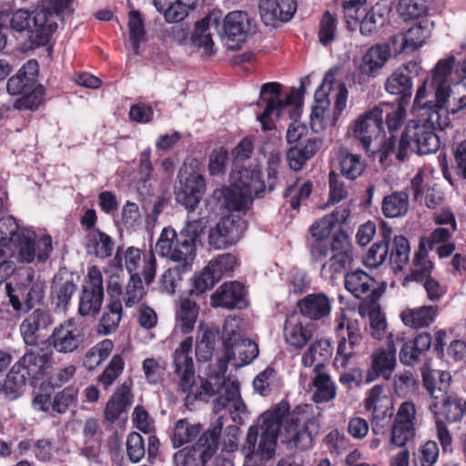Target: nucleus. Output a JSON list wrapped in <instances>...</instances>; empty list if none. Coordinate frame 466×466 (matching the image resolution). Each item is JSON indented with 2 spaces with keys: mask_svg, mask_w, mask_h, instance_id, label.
<instances>
[{
  "mask_svg": "<svg viewBox=\"0 0 466 466\" xmlns=\"http://www.w3.org/2000/svg\"><path fill=\"white\" fill-rule=\"evenodd\" d=\"M215 451L216 447L208 442V436H201L192 447L177 451L174 461L176 466H204Z\"/></svg>",
  "mask_w": 466,
  "mask_h": 466,
  "instance_id": "nucleus-21",
  "label": "nucleus"
},
{
  "mask_svg": "<svg viewBox=\"0 0 466 466\" xmlns=\"http://www.w3.org/2000/svg\"><path fill=\"white\" fill-rule=\"evenodd\" d=\"M339 167L343 177L354 180L364 171L365 163L360 155L341 150L339 152Z\"/></svg>",
  "mask_w": 466,
  "mask_h": 466,
  "instance_id": "nucleus-46",
  "label": "nucleus"
},
{
  "mask_svg": "<svg viewBox=\"0 0 466 466\" xmlns=\"http://www.w3.org/2000/svg\"><path fill=\"white\" fill-rule=\"evenodd\" d=\"M438 307L421 306L414 309H406L400 313V318L405 326L413 329L429 327L438 315Z\"/></svg>",
  "mask_w": 466,
  "mask_h": 466,
  "instance_id": "nucleus-32",
  "label": "nucleus"
},
{
  "mask_svg": "<svg viewBox=\"0 0 466 466\" xmlns=\"http://www.w3.org/2000/svg\"><path fill=\"white\" fill-rule=\"evenodd\" d=\"M391 50L389 45H374L362 56L358 70L361 75L375 77L388 62Z\"/></svg>",
  "mask_w": 466,
  "mask_h": 466,
  "instance_id": "nucleus-25",
  "label": "nucleus"
},
{
  "mask_svg": "<svg viewBox=\"0 0 466 466\" xmlns=\"http://www.w3.org/2000/svg\"><path fill=\"white\" fill-rule=\"evenodd\" d=\"M199 308L195 301L183 299L176 310V327L183 334L190 333L196 325Z\"/></svg>",
  "mask_w": 466,
  "mask_h": 466,
  "instance_id": "nucleus-34",
  "label": "nucleus"
},
{
  "mask_svg": "<svg viewBox=\"0 0 466 466\" xmlns=\"http://www.w3.org/2000/svg\"><path fill=\"white\" fill-rule=\"evenodd\" d=\"M27 380L28 378L22 372L19 365L15 363L7 373L4 382H0V390L9 399H15L22 393Z\"/></svg>",
  "mask_w": 466,
  "mask_h": 466,
  "instance_id": "nucleus-44",
  "label": "nucleus"
},
{
  "mask_svg": "<svg viewBox=\"0 0 466 466\" xmlns=\"http://www.w3.org/2000/svg\"><path fill=\"white\" fill-rule=\"evenodd\" d=\"M156 252L171 261L183 265L182 270H190L196 256L191 240L183 238L172 228H164L156 244Z\"/></svg>",
  "mask_w": 466,
  "mask_h": 466,
  "instance_id": "nucleus-13",
  "label": "nucleus"
},
{
  "mask_svg": "<svg viewBox=\"0 0 466 466\" xmlns=\"http://www.w3.org/2000/svg\"><path fill=\"white\" fill-rule=\"evenodd\" d=\"M122 302L119 299L112 300L103 312L98 324V332L103 335H109L115 332L122 318Z\"/></svg>",
  "mask_w": 466,
  "mask_h": 466,
  "instance_id": "nucleus-41",
  "label": "nucleus"
},
{
  "mask_svg": "<svg viewBox=\"0 0 466 466\" xmlns=\"http://www.w3.org/2000/svg\"><path fill=\"white\" fill-rule=\"evenodd\" d=\"M396 9L403 20L419 18L428 11L425 3H419L416 0H400Z\"/></svg>",
  "mask_w": 466,
  "mask_h": 466,
  "instance_id": "nucleus-64",
  "label": "nucleus"
},
{
  "mask_svg": "<svg viewBox=\"0 0 466 466\" xmlns=\"http://www.w3.org/2000/svg\"><path fill=\"white\" fill-rule=\"evenodd\" d=\"M201 432L198 423L191 422L187 419L178 420L172 431L171 442L174 448H179L194 441Z\"/></svg>",
  "mask_w": 466,
  "mask_h": 466,
  "instance_id": "nucleus-38",
  "label": "nucleus"
},
{
  "mask_svg": "<svg viewBox=\"0 0 466 466\" xmlns=\"http://www.w3.org/2000/svg\"><path fill=\"white\" fill-rule=\"evenodd\" d=\"M53 320L45 310L37 309L26 317L20 325V332L27 345H35L38 340V331L48 328Z\"/></svg>",
  "mask_w": 466,
  "mask_h": 466,
  "instance_id": "nucleus-29",
  "label": "nucleus"
},
{
  "mask_svg": "<svg viewBox=\"0 0 466 466\" xmlns=\"http://www.w3.org/2000/svg\"><path fill=\"white\" fill-rule=\"evenodd\" d=\"M364 407L367 410L372 411L374 419L384 418L391 410L392 403L386 388L383 385H375L366 393Z\"/></svg>",
  "mask_w": 466,
  "mask_h": 466,
  "instance_id": "nucleus-30",
  "label": "nucleus"
},
{
  "mask_svg": "<svg viewBox=\"0 0 466 466\" xmlns=\"http://www.w3.org/2000/svg\"><path fill=\"white\" fill-rule=\"evenodd\" d=\"M413 84L410 76L403 69H395L387 78L385 89L391 95H400L403 97L410 96Z\"/></svg>",
  "mask_w": 466,
  "mask_h": 466,
  "instance_id": "nucleus-48",
  "label": "nucleus"
},
{
  "mask_svg": "<svg viewBox=\"0 0 466 466\" xmlns=\"http://www.w3.org/2000/svg\"><path fill=\"white\" fill-rule=\"evenodd\" d=\"M200 0H176L165 10L167 23H178L184 20L191 10L198 5Z\"/></svg>",
  "mask_w": 466,
  "mask_h": 466,
  "instance_id": "nucleus-53",
  "label": "nucleus"
},
{
  "mask_svg": "<svg viewBox=\"0 0 466 466\" xmlns=\"http://www.w3.org/2000/svg\"><path fill=\"white\" fill-rule=\"evenodd\" d=\"M85 340V328L76 319H66L56 326L47 339L48 345L62 354L76 351Z\"/></svg>",
  "mask_w": 466,
  "mask_h": 466,
  "instance_id": "nucleus-15",
  "label": "nucleus"
},
{
  "mask_svg": "<svg viewBox=\"0 0 466 466\" xmlns=\"http://www.w3.org/2000/svg\"><path fill=\"white\" fill-rule=\"evenodd\" d=\"M132 403L131 381H125L106 402L105 419L110 423L115 422L122 414H127Z\"/></svg>",
  "mask_w": 466,
  "mask_h": 466,
  "instance_id": "nucleus-27",
  "label": "nucleus"
},
{
  "mask_svg": "<svg viewBox=\"0 0 466 466\" xmlns=\"http://www.w3.org/2000/svg\"><path fill=\"white\" fill-rule=\"evenodd\" d=\"M299 311L308 319H321L328 317L332 309L331 300L323 293L309 294L299 301Z\"/></svg>",
  "mask_w": 466,
  "mask_h": 466,
  "instance_id": "nucleus-28",
  "label": "nucleus"
},
{
  "mask_svg": "<svg viewBox=\"0 0 466 466\" xmlns=\"http://www.w3.org/2000/svg\"><path fill=\"white\" fill-rule=\"evenodd\" d=\"M384 110L383 119L390 133H394L402 126L407 111L405 106L399 103L397 105L380 106Z\"/></svg>",
  "mask_w": 466,
  "mask_h": 466,
  "instance_id": "nucleus-55",
  "label": "nucleus"
},
{
  "mask_svg": "<svg viewBox=\"0 0 466 466\" xmlns=\"http://www.w3.org/2000/svg\"><path fill=\"white\" fill-rule=\"evenodd\" d=\"M104 299L103 277L100 269H88L87 279L83 285L78 311L81 316H96L101 309Z\"/></svg>",
  "mask_w": 466,
  "mask_h": 466,
  "instance_id": "nucleus-16",
  "label": "nucleus"
},
{
  "mask_svg": "<svg viewBox=\"0 0 466 466\" xmlns=\"http://www.w3.org/2000/svg\"><path fill=\"white\" fill-rule=\"evenodd\" d=\"M319 431L317 420H306L304 416L286 413L280 409L264 412L257 424L249 427L243 452L257 456L259 461L270 460L275 455L279 433L290 448L307 450Z\"/></svg>",
  "mask_w": 466,
  "mask_h": 466,
  "instance_id": "nucleus-1",
  "label": "nucleus"
},
{
  "mask_svg": "<svg viewBox=\"0 0 466 466\" xmlns=\"http://www.w3.org/2000/svg\"><path fill=\"white\" fill-rule=\"evenodd\" d=\"M351 322L346 317L345 311L342 309L335 319V332L341 338L339 343L337 354L334 359V366L337 369L347 367L350 359L353 356L352 350H347V339L345 333L347 331V323Z\"/></svg>",
  "mask_w": 466,
  "mask_h": 466,
  "instance_id": "nucleus-36",
  "label": "nucleus"
},
{
  "mask_svg": "<svg viewBox=\"0 0 466 466\" xmlns=\"http://www.w3.org/2000/svg\"><path fill=\"white\" fill-rule=\"evenodd\" d=\"M210 22L211 19L209 17H205L204 19L198 21L196 24L195 31L192 36L193 43L203 48V51L206 55L213 54V40L211 37L210 32Z\"/></svg>",
  "mask_w": 466,
  "mask_h": 466,
  "instance_id": "nucleus-54",
  "label": "nucleus"
},
{
  "mask_svg": "<svg viewBox=\"0 0 466 466\" xmlns=\"http://www.w3.org/2000/svg\"><path fill=\"white\" fill-rule=\"evenodd\" d=\"M314 377L307 383L306 374L300 373L299 383L306 389L310 390L314 387L315 392L312 395V400L316 403L329 402L335 399L337 395V388L332 381L330 376L322 371V365L316 364L313 368Z\"/></svg>",
  "mask_w": 466,
  "mask_h": 466,
  "instance_id": "nucleus-20",
  "label": "nucleus"
},
{
  "mask_svg": "<svg viewBox=\"0 0 466 466\" xmlns=\"http://www.w3.org/2000/svg\"><path fill=\"white\" fill-rule=\"evenodd\" d=\"M45 282L36 278L34 272H27L25 281L15 287L11 283L5 284L9 303L19 312H27L35 304L41 303L45 297Z\"/></svg>",
  "mask_w": 466,
  "mask_h": 466,
  "instance_id": "nucleus-14",
  "label": "nucleus"
},
{
  "mask_svg": "<svg viewBox=\"0 0 466 466\" xmlns=\"http://www.w3.org/2000/svg\"><path fill=\"white\" fill-rule=\"evenodd\" d=\"M224 35L238 42L244 41L250 29L249 18L245 12L234 11L228 13L223 23Z\"/></svg>",
  "mask_w": 466,
  "mask_h": 466,
  "instance_id": "nucleus-31",
  "label": "nucleus"
},
{
  "mask_svg": "<svg viewBox=\"0 0 466 466\" xmlns=\"http://www.w3.org/2000/svg\"><path fill=\"white\" fill-rule=\"evenodd\" d=\"M312 191V184L309 181H296L290 184L284 191L285 198H290L289 203L293 209L299 208L301 201L307 199Z\"/></svg>",
  "mask_w": 466,
  "mask_h": 466,
  "instance_id": "nucleus-60",
  "label": "nucleus"
},
{
  "mask_svg": "<svg viewBox=\"0 0 466 466\" xmlns=\"http://www.w3.org/2000/svg\"><path fill=\"white\" fill-rule=\"evenodd\" d=\"M246 228V222L238 215L226 216L210 229L208 243L216 249L226 248L240 239Z\"/></svg>",
  "mask_w": 466,
  "mask_h": 466,
  "instance_id": "nucleus-17",
  "label": "nucleus"
},
{
  "mask_svg": "<svg viewBox=\"0 0 466 466\" xmlns=\"http://www.w3.org/2000/svg\"><path fill=\"white\" fill-rule=\"evenodd\" d=\"M382 107H373L370 110L360 115L351 124L350 130L355 139L359 140L363 149L377 157L380 160V150L383 140L377 147L373 145L378 139L383 124Z\"/></svg>",
  "mask_w": 466,
  "mask_h": 466,
  "instance_id": "nucleus-11",
  "label": "nucleus"
},
{
  "mask_svg": "<svg viewBox=\"0 0 466 466\" xmlns=\"http://www.w3.org/2000/svg\"><path fill=\"white\" fill-rule=\"evenodd\" d=\"M390 234L391 229L388 227H383V241L374 243L364 257V263L367 267L377 268L386 260L389 252L388 240Z\"/></svg>",
  "mask_w": 466,
  "mask_h": 466,
  "instance_id": "nucleus-47",
  "label": "nucleus"
},
{
  "mask_svg": "<svg viewBox=\"0 0 466 466\" xmlns=\"http://www.w3.org/2000/svg\"><path fill=\"white\" fill-rule=\"evenodd\" d=\"M410 245L407 238L403 236L394 238L390 261L397 268H402L409 259Z\"/></svg>",
  "mask_w": 466,
  "mask_h": 466,
  "instance_id": "nucleus-63",
  "label": "nucleus"
},
{
  "mask_svg": "<svg viewBox=\"0 0 466 466\" xmlns=\"http://www.w3.org/2000/svg\"><path fill=\"white\" fill-rule=\"evenodd\" d=\"M193 345V339L187 337L184 339L174 353V367L176 373L179 376V387L187 393V398L194 400H208L210 397L218 395L213 404L214 412L228 410L236 419L245 410V405L240 398L238 383L235 380H227L224 376L225 365L222 370L217 373H210L207 378L198 377L194 379L193 360L190 352Z\"/></svg>",
  "mask_w": 466,
  "mask_h": 466,
  "instance_id": "nucleus-2",
  "label": "nucleus"
},
{
  "mask_svg": "<svg viewBox=\"0 0 466 466\" xmlns=\"http://www.w3.org/2000/svg\"><path fill=\"white\" fill-rule=\"evenodd\" d=\"M433 26V21L429 18L421 19L404 33L402 45L408 47V51H414L421 47L431 36Z\"/></svg>",
  "mask_w": 466,
  "mask_h": 466,
  "instance_id": "nucleus-33",
  "label": "nucleus"
},
{
  "mask_svg": "<svg viewBox=\"0 0 466 466\" xmlns=\"http://www.w3.org/2000/svg\"><path fill=\"white\" fill-rule=\"evenodd\" d=\"M231 345H225V361L239 368L249 364L258 355L257 343L248 339H238Z\"/></svg>",
  "mask_w": 466,
  "mask_h": 466,
  "instance_id": "nucleus-24",
  "label": "nucleus"
},
{
  "mask_svg": "<svg viewBox=\"0 0 466 466\" xmlns=\"http://www.w3.org/2000/svg\"><path fill=\"white\" fill-rule=\"evenodd\" d=\"M73 12V0H42L41 5L32 12L15 11L11 16L10 26L16 32L27 33L30 48L38 47L46 45L56 30L54 14L64 17Z\"/></svg>",
  "mask_w": 466,
  "mask_h": 466,
  "instance_id": "nucleus-5",
  "label": "nucleus"
},
{
  "mask_svg": "<svg viewBox=\"0 0 466 466\" xmlns=\"http://www.w3.org/2000/svg\"><path fill=\"white\" fill-rule=\"evenodd\" d=\"M296 10V0H259L260 16L266 25L289 21Z\"/></svg>",
  "mask_w": 466,
  "mask_h": 466,
  "instance_id": "nucleus-23",
  "label": "nucleus"
},
{
  "mask_svg": "<svg viewBox=\"0 0 466 466\" xmlns=\"http://www.w3.org/2000/svg\"><path fill=\"white\" fill-rule=\"evenodd\" d=\"M53 297L58 308L65 309L76 290L73 280L56 278L53 284Z\"/></svg>",
  "mask_w": 466,
  "mask_h": 466,
  "instance_id": "nucleus-57",
  "label": "nucleus"
},
{
  "mask_svg": "<svg viewBox=\"0 0 466 466\" xmlns=\"http://www.w3.org/2000/svg\"><path fill=\"white\" fill-rule=\"evenodd\" d=\"M186 163L178 173V185L176 187V199L186 209L193 211L199 204L205 191L206 181L198 170L197 161Z\"/></svg>",
  "mask_w": 466,
  "mask_h": 466,
  "instance_id": "nucleus-12",
  "label": "nucleus"
},
{
  "mask_svg": "<svg viewBox=\"0 0 466 466\" xmlns=\"http://www.w3.org/2000/svg\"><path fill=\"white\" fill-rule=\"evenodd\" d=\"M267 158L268 179L277 178L278 169L280 165L281 140L279 137H274L263 141L260 148Z\"/></svg>",
  "mask_w": 466,
  "mask_h": 466,
  "instance_id": "nucleus-45",
  "label": "nucleus"
},
{
  "mask_svg": "<svg viewBox=\"0 0 466 466\" xmlns=\"http://www.w3.org/2000/svg\"><path fill=\"white\" fill-rule=\"evenodd\" d=\"M450 125L451 118L444 113L433 112L429 106L420 107L416 112V117L407 122L398 146L393 135L383 139L380 150V163L388 166L393 158L403 161L411 152L419 155L436 152L440 140L434 130H443Z\"/></svg>",
  "mask_w": 466,
  "mask_h": 466,
  "instance_id": "nucleus-3",
  "label": "nucleus"
},
{
  "mask_svg": "<svg viewBox=\"0 0 466 466\" xmlns=\"http://www.w3.org/2000/svg\"><path fill=\"white\" fill-rule=\"evenodd\" d=\"M253 150L250 140H241L232 150L233 168L230 174V185L223 190L214 192L215 196L223 195L228 209L243 211L249 208L252 199L265 188L261 167L257 162L243 165Z\"/></svg>",
  "mask_w": 466,
  "mask_h": 466,
  "instance_id": "nucleus-4",
  "label": "nucleus"
},
{
  "mask_svg": "<svg viewBox=\"0 0 466 466\" xmlns=\"http://www.w3.org/2000/svg\"><path fill=\"white\" fill-rule=\"evenodd\" d=\"M146 289L138 273L130 276L123 293V302L127 308L137 305L145 297Z\"/></svg>",
  "mask_w": 466,
  "mask_h": 466,
  "instance_id": "nucleus-52",
  "label": "nucleus"
},
{
  "mask_svg": "<svg viewBox=\"0 0 466 466\" xmlns=\"http://www.w3.org/2000/svg\"><path fill=\"white\" fill-rule=\"evenodd\" d=\"M409 208V197L404 192H395L383 198L382 212L388 218L404 216Z\"/></svg>",
  "mask_w": 466,
  "mask_h": 466,
  "instance_id": "nucleus-49",
  "label": "nucleus"
},
{
  "mask_svg": "<svg viewBox=\"0 0 466 466\" xmlns=\"http://www.w3.org/2000/svg\"><path fill=\"white\" fill-rule=\"evenodd\" d=\"M455 57L438 61L432 70L431 86L435 88V105H428L433 112H442L450 118L466 106V83L458 82L451 86L450 76Z\"/></svg>",
  "mask_w": 466,
  "mask_h": 466,
  "instance_id": "nucleus-7",
  "label": "nucleus"
},
{
  "mask_svg": "<svg viewBox=\"0 0 466 466\" xmlns=\"http://www.w3.org/2000/svg\"><path fill=\"white\" fill-rule=\"evenodd\" d=\"M348 89L344 84L334 83L332 73L326 74L322 85L316 90L310 114V125L319 133L336 124L347 106Z\"/></svg>",
  "mask_w": 466,
  "mask_h": 466,
  "instance_id": "nucleus-6",
  "label": "nucleus"
},
{
  "mask_svg": "<svg viewBox=\"0 0 466 466\" xmlns=\"http://www.w3.org/2000/svg\"><path fill=\"white\" fill-rule=\"evenodd\" d=\"M13 248V256L20 263H44L53 252V240L50 235L21 228Z\"/></svg>",
  "mask_w": 466,
  "mask_h": 466,
  "instance_id": "nucleus-10",
  "label": "nucleus"
},
{
  "mask_svg": "<svg viewBox=\"0 0 466 466\" xmlns=\"http://www.w3.org/2000/svg\"><path fill=\"white\" fill-rule=\"evenodd\" d=\"M20 228L12 216L0 218V247L12 248L15 242Z\"/></svg>",
  "mask_w": 466,
  "mask_h": 466,
  "instance_id": "nucleus-59",
  "label": "nucleus"
},
{
  "mask_svg": "<svg viewBox=\"0 0 466 466\" xmlns=\"http://www.w3.org/2000/svg\"><path fill=\"white\" fill-rule=\"evenodd\" d=\"M386 18L380 6H373L369 11H365L362 15H359L360 30L364 35H370L375 33L384 24Z\"/></svg>",
  "mask_w": 466,
  "mask_h": 466,
  "instance_id": "nucleus-51",
  "label": "nucleus"
},
{
  "mask_svg": "<svg viewBox=\"0 0 466 466\" xmlns=\"http://www.w3.org/2000/svg\"><path fill=\"white\" fill-rule=\"evenodd\" d=\"M443 401L441 413L450 422L460 421L466 416V400L461 399H451L448 396L441 398Z\"/></svg>",
  "mask_w": 466,
  "mask_h": 466,
  "instance_id": "nucleus-58",
  "label": "nucleus"
},
{
  "mask_svg": "<svg viewBox=\"0 0 466 466\" xmlns=\"http://www.w3.org/2000/svg\"><path fill=\"white\" fill-rule=\"evenodd\" d=\"M313 336L311 322L301 313L294 312L287 317L284 325L286 343L295 350L303 349Z\"/></svg>",
  "mask_w": 466,
  "mask_h": 466,
  "instance_id": "nucleus-18",
  "label": "nucleus"
},
{
  "mask_svg": "<svg viewBox=\"0 0 466 466\" xmlns=\"http://www.w3.org/2000/svg\"><path fill=\"white\" fill-rule=\"evenodd\" d=\"M86 248L88 254L106 258L112 254L114 242L107 234L91 228L86 235Z\"/></svg>",
  "mask_w": 466,
  "mask_h": 466,
  "instance_id": "nucleus-35",
  "label": "nucleus"
},
{
  "mask_svg": "<svg viewBox=\"0 0 466 466\" xmlns=\"http://www.w3.org/2000/svg\"><path fill=\"white\" fill-rule=\"evenodd\" d=\"M113 342L110 339H104L89 349L83 360L85 368L93 370L97 368L111 353Z\"/></svg>",
  "mask_w": 466,
  "mask_h": 466,
  "instance_id": "nucleus-50",
  "label": "nucleus"
},
{
  "mask_svg": "<svg viewBox=\"0 0 466 466\" xmlns=\"http://www.w3.org/2000/svg\"><path fill=\"white\" fill-rule=\"evenodd\" d=\"M129 42L136 54L138 53L140 44L145 40L143 20L137 11L132 10L128 15Z\"/></svg>",
  "mask_w": 466,
  "mask_h": 466,
  "instance_id": "nucleus-56",
  "label": "nucleus"
},
{
  "mask_svg": "<svg viewBox=\"0 0 466 466\" xmlns=\"http://www.w3.org/2000/svg\"><path fill=\"white\" fill-rule=\"evenodd\" d=\"M123 262H125V268L130 276L134 273H138L137 270L143 263L141 250L134 247H129L124 251L118 248L111 261V265L117 269H122Z\"/></svg>",
  "mask_w": 466,
  "mask_h": 466,
  "instance_id": "nucleus-42",
  "label": "nucleus"
},
{
  "mask_svg": "<svg viewBox=\"0 0 466 466\" xmlns=\"http://www.w3.org/2000/svg\"><path fill=\"white\" fill-rule=\"evenodd\" d=\"M208 265L209 268H212L211 271L213 274L219 280L223 276L230 274L234 271L238 265V259L234 255L226 253L211 259L208 262Z\"/></svg>",
  "mask_w": 466,
  "mask_h": 466,
  "instance_id": "nucleus-61",
  "label": "nucleus"
},
{
  "mask_svg": "<svg viewBox=\"0 0 466 466\" xmlns=\"http://www.w3.org/2000/svg\"><path fill=\"white\" fill-rule=\"evenodd\" d=\"M332 354V348L329 340L319 339L312 342L308 350L302 355L301 362L305 368H311L313 365L321 364L329 359Z\"/></svg>",
  "mask_w": 466,
  "mask_h": 466,
  "instance_id": "nucleus-40",
  "label": "nucleus"
},
{
  "mask_svg": "<svg viewBox=\"0 0 466 466\" xmlns=\"http://www.w3.org/2000/svg\"><path fill=\"white\" fill-rule=\"evenodd\" d=\"M258 105H264L265 108L258 119L263 129L268 130L272 129L273 116L279 117L288 112L290 117H293L301 106V96L295 89L283 96L279 84L267 83L261 87Z\"/></svg>",
  "mask_w": 466,
  "mask_h": 466,
  "instance_id": "nucleus-9",
  "label": "nucleus"
},
{
  "mask_svg": "<svg viewBox=\"0 0 466 466\" xmlns=\"http://www.w3.org/2000/svg\"><path fill=\"white\" fill-rule=\"evenodd\" d=\"M208 264L202 270L196 272L193 277V289L191 293L199 295L211 289L218 281Z\"/></svg>",
  "mask_w": 466,
  "mask_h": 466,
  "instance_id": "nucleus-62",
  "label": "nucleus"
},
{
  "mask_svg": "<svg viewBox=\"0 0 466 466\" xmlns=\"http://www.w3.org/2000/svg\"><path fill=\"white\" fill-rule=\"evenodd\" d=\"M373 285L374 279L363 270H354L345 276V288L356 298L367 294Z\"/></svg>",
  "mask_w": 466,
  "mask_h": 466,
  "instance_id": "nucleus-43",
  "label": "nucleus"
},
{
  "mask_svg": "<svg viewBox=\"0 0 466 466\" xmlns=\"http://www.w3.org/2000/svg\"><path fill=\"white\" fill-rule=\"evenodd\" d=\"M416 408L411 401L400 404L391 429L390 441L398 447L404 446L414 435Z\"/></svg>",
  "mask_w": 466,
  "mask_h": 466,
  "instance_id": "nucleus-19",
  "label": "nucleus"
},
{
  "mask_svg": "<svg viewBox=\"0 0 466 466\" xmlns=\"http://www.w3.org/2000/svg\"><path fill=\"white\" fill-rule=\"evenodd\" d=\"M396 365V349H378L371 355L370 368L366 373L365 383L369 384L380 376L387 377Z\"/></svg>",
  "mask_w": 466,
  "mask_h": 466,
  "instance_id": "nucleus-26",
  "label": "nucleus"
},
{
  "mask_svg": "<svg viewBox=\"0 0 466 466\" xmlns=\"http://www.w3.org/2000/svg\"><path fill=\"white\" fill-rule=\"evenodd\" d=\"M49 355L44 352L28 351L15 364L28 379L36 378L46 369Z\"/></svg>",
  "mask_w": 466,
  "mask_h": 466,
  "instance_id": "nucleus-39",
  "label": "nucleus"
},
{
  "mask_svg": "<svg viewBox=\"0 0 466 466\" xmlns=\"http://www.w3.org/2000/svg\"><path fill=\"white\" fill-rule=\"evenodd\" d=\"M320 142L317 139H309L304 146H295L289 148L287 154L291 169H302L306 162L319 149Z\"/></svg>",
  "mask_w": 466,
  "mask_h": 466,
  "instance_id": "nucleus-37",
  "label": "nucleus"
},
{
  "mask_svg": "<svg viewBox=\"0 0 466 466\" xmlns=\"http://www.w3.org/2000/svg\"><path fill=\"white\" fill-rule=\"evenodd\" d=\"M210 303L214 308L241 309L246 307L244 287L237 281L226 282L211 295Z\"/></svg>",
  "mask_w": 466,
  "mask_h": 466,
  "instance_id": "nucleus-22",
  "label": "nucleus"
},
{
  "mask_svg": "<svg viewBox=\"0 0 466 466\" xmlns=\"http://www.w3.org/2000/svg\"><path fill=\"white\" fill-rule=\"evenodd\" d=\"M311 257L314 261L322 264V277L333 279L352 261V246L348 236L338 234L333 238L330 247L319 241L313 244Z\"/></svg>",
  "mask_w": 466,
  "mask_h": 466,
  "instance_id": "nucleus-8",
  "label": "nucleus"
}]
</instances>
